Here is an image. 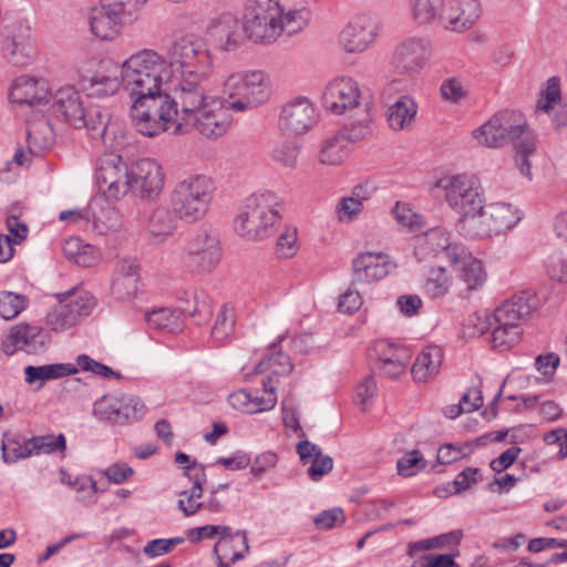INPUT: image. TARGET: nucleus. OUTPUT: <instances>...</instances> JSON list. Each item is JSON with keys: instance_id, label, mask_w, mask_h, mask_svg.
I'll list each match as a JSON object with an SVG mask.
<instances>
[{"instance_id": "4468645a", "label": "nucleus", "mask_w": 567, "mask_h": 567, "mask_svg": "<svg viewBox=\"0 0 567 567\" xmlns=\"http://www.w3.org/2000/svg\"><path fill=\"white\" fill-rule=\"evenodd\" d=\"M317 122L315 105L307 97H295L286 102L279 112L277 126L287 136L307 133Z\"/></svg>"}, {"instance_id": "338daca9", "label": "nucleus", "mask_w": 567, "mask_h": 567, "mask_svg": "<svg viewBox=\"0 0 567 567\" xmlns=\"http://www.w3.org/2000/svg\"><path fill=\"white\" fill-rule=\"evenodd\" d=\"M440 91L443 99L452 103H458L467 95L462 82L454 78L444 80Z\"/></svg>"}, {"instance_id": "a878e982", "label": "nucleus", "mask_w": 567, "mask_h": 567, "mask_svg": "<svg viewBox=\"0 0 567 567\" xmlns=\"http://www.w3.org/2000/svg\"><path fill=\"white\" fill-rule=\"evenodd\" d=\"M395 265L383 252H362L352 260V277L358 284H370L386 277Z\"/></svg>"}, {"instance_id": "69168bd1", "label": "nucleus", "mask_w": 567, "mask_h": 567, "mask_svg": "<svg viewBox=\"0 0 567 567\" xmlns=\"http://www.w3.org/2000/svg\"><path fill=\"white\" fill-rule=\"evenodd\" d=\"M408 353L402 355H396L392 359H388L386 362L381 364H377L374 369L379 371L380 374L388 378H398L402 373H404L408 365Z\"/></svg>"}, {"instance_id": "5fc2aeb1", "label": "nucleus", "mask_w": 567, "mask_h": 567, "mask_svg": "<svg viewBox=\"0 0 567 567\" xmlns=\"http://www.w3.org/2000/svg\"><path fill=\"white\" fill-rule=\"evenodd\" d=\"M370 110L360 111L353 115H358V120L344 125L340 133H344L347 143L350 141H360L370 134Z\"/></svg>"}, {"instance_id": "58836bf2", "label": "nucleus", "mask_w": 567, "mask_h": 567, "mask_svg": "<svg viewBox=\"0 0 567 567\" xmlns=\"http://www.w3.org/2000/svg\"><path fill=\"white\" fill-rule=\"evenodd\" d=\"M444 9V0H409L410 18L419 27L440 24Z\"/></svg>"}, {"instance_id": "f8f14e48", "label": "nucleus", "mask_w": 567, "mask_h": 567, "mask_svg": "<svg viewBox=\"0 0 567 567\" xmlns=\"http://www.w3.org/2000/svg\"><path fill=\"white\" fill-rule=\"evenodd\" d=\"M94 305V297L86 291H69L60 295L59 303L47 316L48 326L53 331H64L89 316Z\"/></svg>"}, {"instance_id": "423d86ee", "label": "nucleus", "mask_w": 567, "mask_h": 567, "mask_svg": "<svg viewBox=\"0 0 567 567\" xmlns=\"http://www.w3.org/2000/svg\"><path fill=\"white\" fill-rule=\"evenodd\" d=\"M279 197L274 192L248 196L234 220V229L248 240H262L271 236L280 220Z\"/></svg>"}, {"instance_id": "4c0bfd02", "label": "nucleus", "mask_w": 567, "mask_h": 567, "mask_svg": "<svg viewBox=\"0 0 567 567\" xmlns=\"http://www.w3.org/2000/svg\"><path fill=\"white\" fill-rule=\"evenodd\" d=\"M236 539L240 542L244 550L248 551L246 532L221 533L219 540L214 546V555L219 567H229L243 558V554L235 549L234 542Z\"/></svg>"}, {"instance_id": "72a5a7b5", "label": "nucleus", "mask_w": 567, "mask_h": 567, "mask_svg": "<svg viewBox=\"0 0 567 567\" xmlns=\"http://www.w3.org/2000/svg\"><path fill=\"white\" fill-rule=\"evenodd\" d=\"M443 361L442 349L437 346H427L417 354L411 369L414 381L427 382L441 371Z\"/></svg>"}, {"instance_id": "c756f323", "label": "nucleus", "mask_w": 567, "mask_h": 567, "mask_svg": "<svg viewBox=\"0 0 567 567\" xmlns=\"http://www.w3.org/2000/svg\"><path fill=\"white\" fill-rule=\"evenodd\" d=\"M124 20L107 2L92 8L89 16L91 32L103 41L114 40L121 33Z\"/></svg>"}, {"instance_id": "ea45409f", "label": "nucleus", "mask_w": 567, "mask_h": 567, "mask_svg": "<svg viewBox=\"0 0 567 567\" xmlns=\"http://www.w3.org/2000/svg\"><path fill=\"white\" fill-rule=\"evenodd\" d=\"M178 220L172 207L159 206L151 213L146 229L155 241L161 243L174 233Z\"/></svg>"}, {"instance_id": "aec40b11", "label": "nucleus", "mask_w": 567, "mask_h": 567, "mask_svg": "<svg viewBox=\"0 0 567 567\" xmlns=\"http://www.w3.org/2000/svg\"><path fill=\"white\" fill-rule=\"evenodd\" d=\"M3 58L18 66L30 65L37 58V48L29 27L13 25L2 42Z\"/></svg>"}, {"instance_id": "4d7b16f0", "label": "nucleus", "mask_w": 567, "mask_h": 567, "mask_svg": "<svg viewBox=\"0 0 567 567\" xmlns=\"http://www.w3.org/2000/svg\"><path fill=\"white\" fill-rule=\"evenodd\" d=\"M27 305V300L23 296L11 292H0V317L6 320L16 318Z\"/></svg>"}, {"instance_id": "5701e85b", "label": "nucleus", "mask_w": 567, "mask_h": 567, "mask_svg": "<svg viewBox=\"0 0 567 567\" xmlns=\"http://www.w3.org/2000/svg\"><path fill=\"white\" fill-rule=\"evenodd\" d=\"M130 171L120 155L110 154L101 158L96 172L99 184L114 198L124 196L130 190Z\"/></svg>"}, {"instance_id": "412c9836", "label": "nucleus", "mask_w": 567, "mask_h": 567, "mask_svg": "<svg viewBox=\"0 0 567 567\" xmlns=\"http://www.w3.org/2000/svg\"><path fill=\"white\" fill-rule=\"evenodd\" d=\"M93 107H85L79 91L71 85L59 89L53 95L54 113L75 128L87 126L90 122L87 114Z\"/></svg>"}, {"instance_id": "37998d69", "label": "nucleus", "mask_w": 567, "mask_h": 567, "mask_svg": "<svg viewBox=\"0 0 567 567\" xmlns=\"http://www.w3.org/2000/svg\"><path fill=\"white\" fill-rule=\"evenodd\" d=\"M416 113V103L409 96H401L388 110L389 125L394 131L405 130L412 125Z\"/></svg>"}, {"instance_id": "c85d7f7f", "label": "nucleus", "mask_w": 567, "mask_h": 567, "mask_svg": "<svg viewBox=\"0 0 567 567\" xmlns=\"http://www.w3.org/2000/svg\"><path fill=\"white\" fill-rule=\"evenodd\" d=\"M90 122L85 127L93 140H100L109 148L124 144V135L117 123L111 122L110 113L95 106L89 112Z\"/></svg>"}, {"instance_id": "7ed1b4c3", "label": "nucleus", "mask_w": 567, "mask_h": 567, "mask_svg": "<svg viewBox=\"0 0 567 567\" xmlns=\"http://www.w3.org/2000/svg\"><path fill=\"white\" fill-rule=\"evenodd\" d=\"M209 78H177L174 94H167L168 103L158 109L147 137L157 136L164 132L173 133L181 126H189L203 107L209 104L205 83Z\"/></svg>"}, {"instance_id": "0e129e2a", "label": "nucleus", "mask_w": 567, "mask_h": 567, "mask_svg": "<svg viewBox=\"0 0 567 567\" xmlns=\"http://www.w3.org/2000/svg\"><path fill=\"white\" fill-rule=\"evenodd\" d=\"M262 386L264 394L261 396L252 395V403L257 405L256 413L271 410L277 403V396L275 395L276 386L272 377L269 375L267 379H264Z\"/></svg>"}, {"instance_id": "bb28decb", "label": "nucleus", "mask_w": 567, "mask_h": 567, "mask_svg": "<svg viewBox=\"0 0 567 567\" xmlns=\"http://www.w3.org/2000/svg\"><path fill=\"white\" fill-rule=\"evenodd\" d=\"M432 47L424 38L412 37L401 42L394 52L396 69L402 73L416 72L430 58Z\"/></svg>"}, {"instance_id": "2f4dec72", "label": "nucleus", "mask_w": 567, "mask_h": 567, "mask_svg": "<svg viewBox=\"0 0 567 567\" xmlns=\"http://www.w3.org/2000/svg\"><path fill=\"white\" fill-rule=\"evenodd\" d=\"M451 265L458 271V277L468 290L478 289L485 282L486 274L482 261L473 257L465 246L456 248Z\"/></svg>"}, {"instance_id": "39448f33", "label": "nucleus", "mask_w": 567, "mask_h": 567, "mask_svg": "<svg viewBox=\"0 0 567 567\" xmlns=\"http://www.w3.org/2000/svg\"><path fill=\"white\" fill-rule=\"evenodd\" d=\"M216 186L205 174H190L175 183L169 194V205L181 221L194 224L208 213Z\"/></svg>"}, {"instance_id": "f03ea898", "label": "nucleus", "mask_w": 567, "mask_h": 567, "mask_svg": "<svg viewBox=\"0 0 567 567\" xmlns=\"http://www.w3.org/2000/svg\"><path fill=\"white\" fill-rule=\"evenodd\" d=\"M166 56L152 49H143L122 63V86L132 105L133 127L146 136L153 118L168 103L164 85L171 81Z\"/></svg>"}, {"instance_id": "4be33fe9", "label": "nucleus", "mask_w": 567, "mask_h": 567, "mask_svg": "<svg viewBox=\"0 0 567 567\" xmlns=\"http://www.w3.org/2000/svg\"><path fill=\"white\" fill-rule=\"evenodd\" d=\"M498 123H502L505 145L514 150L528 152L536 145L535 132L528 126L527 120L519 111L504 110L497 112Z\"/></svg>"}, {"instance_id": "6e6552de", "label": "nucleus", "mask_w": 567, "mask_h": 567, "mask_svg": "<svg viewBox=\"0 0 567 567\" xmlns=\"http://www.w3.org/2000/svg\"><path fill=\"white\" fill-rule=\"evenodd\" d=\"M166 64L171 76L176 74L177 78H210L214 62L205 41L187 34L172 42L167 50Z\"/></svg>"}, {"instance_id": "052dcab7", "label": "nucleus", "mask_w": 567, "mask_h": 567, "mask_svg": "<svg viewBox=\"0 0 567 567\" xmlns=\"http://www.w3.org/2000/svg\"><path fill=\"white\" fill-rule=\"evenodd\" d=\"M404 353H408L404 349L399 348L386 340H379L373 344L370 357L374 359L375 367L377 364L386 362L388 359H392Z\"/></svg>"}, {"instance_id": "680f3d73", "label": "nucleus", "mask_w": 567, "mask_h": 567, "mask_svg": "<svg viewBox=\"0 0 567 567\" xmlns=\"http://www.w3.org/2000/svg\"><path fill=\"white\" fill-rule=\"evenodd\" d=\"M76 369L82 370L84 372H92L94 375H100L103 378H118L120 374L113 371L110 367L95 361L91 357L86 354H80L76 358Z\"/></svg>"}, {"instance_id": "a18cd8bd", "label": "nucleus", "mask_w": 567, "mask_h": 567, "mask_svg": "<svg viewBox=\"0 0 567 567\" xmlns=\"http://www.w3.org/2000/svg\"><path fill=\"white\" fill-rule=\"evenodd\" d=\"M347 137L344 133H338L327 138L321 147L319 161L323 165L338 166L341 165L348 156Z\"/></svg>"}, {"instance_id": "de8ad7c7", "label": "nucleus", "mask_w": 567, "mask_h": 567, "mask_svg": "<svg viewBox=\"0 0 567 567\" xmlns=\"http://www.w3.org/2000/svg\"><path fill=\"white\" fill-rule=\"evenodd\" d=\"M498 122L497 113H495L486 123L473 132V136L480 145L494 148L505 145L502 123Z\"/></svg>"}, {"instance_id": "bf43d9fd", "label": "nucleus", "mask_w": 567, "mask_h": 567, "mask_svg": "<svg viewBox=\"0 0 567 567\" xmlns=\"http://www.w3.org/2000/svg\"><path fill=\"white\" fill-rule=\"evenodd\" d=\"M425 466V462L417 450L405 453L396 463L398 473L404 477L416 474Z\"/></svg>"}, {"instance_id": "0eeeda50", "label": "nucleus", "mask_w": 567, "mask_h": 567, "mask_svg": "<svg viewBox=\"0 0 567 567\" xmlns=\"http://www.w3.org/2000/svg\"><path fill=\"white\" fill-rule=\"evenodd\" d=\"M434 186L443 190L446 204L460 216L455 227L461 235L463 223L473 221L483 209L485 194L480 179L467 173L445 175Z\"/></svg>"}, {"instance_id": "864d4df0", "label": "nucleus", "mask_w": 567, "mask_h": 567, "mask_svg": "<svg viewBox=\"0 0 567 567\" xmlns=\"http://www.w3.org/2000/svg\"><path fill=\"white\" fill-rule=\"evenodd\" d=\"M66 449V440L63 434L53 435H42L34 436L31 439V450H33V454H51L56 451L63 452Z\"/></svg>"}, {"instance_id": "c03bdc74", "label": "nucleus", "mask_w": 567, "mask_h": 567, "mask_svg": "<svg viewBox=\"0 0 567 567\" xmlns=\"http://www.w3.org/2000/svg\"><path fill=\"white\" fill-rule=\"evenodd\" d=\"M78 372L73 364L53 363L44 365H28L24 369L25 381L28 383H41L48 380L58 379L65 375H71Z\"/></svg>"}, {"instance_id": "dca6fc26", "label": "nucleus", "mask_w": 567, "mask_h": 567, "mask_svg": "<svg viewBox=\"0 0 567 567\" xmlns=\"http://www.w3.org/2000/svg\"><path fill=\"white\" fill-rule=\"evenodd\" d=\"M145 406L135 396L104 395L94 403V414L113 424H127L144 415Z\"/></svg>"}, {"instance_id": "49530a36", "label": "nucleus", "mask_w": 567, "mask_h": 567, "mask_svg": "<svg viewBox=\"0 0 567 567\" xmlns=\"http://www.w3.org/2000/svg\"><path fill=\"white\" fill-rule=\"evenodd\" d=\"M64 256L81 267H90L95 264L97 256L94 248L83 244L78 237H70L63 244Z\"/></svg>"}, {"instance_id": "7c9ffc66", "label": "nucleus", "mask_w": 567, "mask_h": 567, "mask_svg": "<svg viewBox=\"0 0 567 567\" xmlns=\"http://www.w3.org/2000/svg\"><path fill=\"white\" fill-rule=\"evenodd\" d=\"M536 308V298L528 292L505 300L489 317L494 323L519 327V322Z\"/></svg>"}, {"instance_id": "a211bd4d", "label": "nucleus", "mask_w": 567, "mask_h": 567, "mask_svg": "<svg viewBox=\"0 0 567 567\" xmlns=\"http://www.w3.org/2000/svg\"><path fill=\"white\" fill-rule=\"evenodd\" d=\"M463 247L464 245L452 239L449 230L437 227L416 237L414 255L420 261L445 259L451 264L456 248Z\"/></svg>"}, {"instance_id": "20e7f679", "label": "nucleus", "mask_w": 567, "mask_h": 567, "mask_svg": "<svg viewBox=\"0 0 567 567\" xmlns=\"http://www.w3.org/2000/svg\"><path fill=\"white\" fill-rule=\"evenodd\" d=\"M220 94L223 103L235 113L256 110L271 99V76L262 70L233 71L224 78Z\"/></svg>"}, {"instance_id": "09e8293b", "label": "nucleus", "mask_w": 567, "mask_h": 567, "mask_svg": "<svg viewBox=\"0 0 567 567\" xmlns=\"http://www.w3.org/2000/svg\"><path fill=\"white\" fill-rule=\"evenodd\" d=\"M453 278L444 267L432 268L424 282L425 292L433 299L449 293Z\"/></svg>"}, {"instance_id": "13d9d810", "label": "nucleus", "mask_w": 567, "mask_h": 567, "mask_svg": "<svg viewBox=\"0 0 567 567\" xmlns=\"http://www.w3.org/2000/svg\"><path fill=\"white\" fill-rule=\"evenodd\" d=\"M363 209V204L354 197H342L336 208L337 218L341 223H350L358 218Z\"/></svg>"}, {"instance_id": "774afa93", "label": "nucleus", "mask_w": 567, "mask_h": 567, "mask_svg": "<svg viewBox=\"0 0 567 567\" xmlns=\"http://www.w3.org/2000/svg\"><path fill=\"white\" fill-rule=\"evenodd\" d=\"M137 281L138 280L133 277H122L115 275L112 281V292L120 299L131 298L137 291Z\"/></svg>"}, {"instance_id": "6e6d98bb", "label": "nucleus", "mask_w": 567, "mask_h": 567, "mask_svg": "<svg viewBox=\"0 0 567 567\" xmlns=\"http://www.w3.org/2000/svg\"><path fill=\"white\" fill-rule=\"evenodd\" d=\"M235 328V313L234 310L224 307L217 315L214 327L212 329V337L218 341H225Z\"/></svg>"}, {"instance_id": "e2e57ef3", "label": "nucleus", "mask_w": 567, "mask_h": 567, "mask_svg": "<svg viewBox=\"0 0 567 567\" xmlns=\"http://www.w3.org/2000/svg\"><path fill=\"white\" fill-rule=\"evenodd\" d=\"M298 237L295 227H287L277 241V252L281 258H291L298 251Z\"/></svg>"}, {"instance_id": "cd10ccee", "label": "nucleus", "mask_w": 567, "mask_h": 567, "mask_svg": "<svg viewBox=\"0 0 567 567\" xmlns=\"http://www.w3.org/2000/svg\"><path fill=\"white\" fill-rule=\"evenodd\" d=\"M50 89L42 78L21 75L14 80L9 91V100L18 105H40L49 101Z\"/></svg>"}, {"instance_id": "79ce46f5", "label": "nucleus", "mask_w": 567, "mask_h": 567, "mask_svg": "<svg viewBox=\"0 0 567 567\" xmlns=\"http://www.w3.org/2000/svg\"><path fill=\"white\" fill-rule=\"evenodd\" d=\"M55 135L50 122L41 117L37 121L29 122L27 130V141L29 153L40 155L43 151L51 147L54 143Z\"/></svg>"}, {"instance_id": "393cba45", "label": "nucleus", "mask_w": 567, "mask_h": 567, "mask_svg": "<svg viewBox=\"0 0 567 567\" xmlns=\"http://www.w3.org/2000/svg\"><path fill=\"white\" fill-rule=\"evenodd\" d=\"M47 343V334L38 326L20 323L13 326L2 340V350L7 354H13L18 350L28 353L43 351Z\"/></svg>"}, {"instance_id": "603ef678", "label": "nucleus", "mask_w": 567, "mask_h": 567, "mask_svg": "<svg viewBox=\"0 0 567 567\" xmlns=\"http://www.w3.org/2000/svg\"><path fill=\"white\" fill-rule=\"evenodd\" d=\"M33 455L31 439H10L2 444V457L6 463H14Z\"/></svg>"}, {"instance_id": "ddd939ff", "label": "nucleus", "mask_w": 567, "mask_h": 567, "mask_svg": "<svg viewBox=\"0 0 567 567\" xmlns=\"http://www.w3.org/2000/svg\"><path fill=\"white\" fill-rule=\"evenodd\" d=\"M379 18L371 12L353 17L340 31L338 43L347 53L367 51L379 34Z\"/></svg>"}, {"instance_id": "9d476101", "label": "nucleus", "mask_w": 567, "mask_h": 567, "mask_svg": "<svg viewBox=\"0 0 567 567\" xmlns=\"http://www.w3.org/2000/svg\"><path fill=\"white\" fill-rule=\"evenodd\" d=\"M322 105L334 115L351 117L354 113L370 110L371 102L355 80L349 76H338L326 85L322 93Z\"/></svg>"}, {"instance_id": "e433bc0d", "label": "nucleus", "mask_w": 567, "mask_h": 567, "mask_svg": "<svg viewBox=\"0 0 567 567\" xmlns=\"http://www.w3.org/2000/svg\"><path fill=\"white\" fill-rule=\"evenodd\" d=\"M297 452L303 464L310 463L308 474L315 481L329 473L333 467L332 458L322 455L320 447L307 440L298 443Z\"/></svg>"}, {"instance_id": "3c124183", "label": "nucleus", "mask_w": 567, "mask_h": 567, "mask_svg": "<svg viewBox=\"0 0 567 567\" xmlns=\"http://www.w3.org/2000/svg\"><path fill=\"white\" fill-rule=\"evenodd\" d=\"M292 370V363L290 358L281 352L272 350V353L256 367L255 373L261 374L266 371H270L271 374L281 375L289 373Z\"/></svg>"}, {"instance_id": "f3484780", "label": "nucleus", "mask_w": 567, "mask_h": 567, "mask_svg": "<svg viewBox=\"0 0 567 567\" xmlns=\"http://www.w3.org/2000/svg\"><path fill=\"white\" fill-rule=\"evenodd\" d=\"M229 111L224 103H209L194 115V123L187 127L183 125L172 134H186L195 130L207 138H218L230 127L231 115Z\"/></svg>"}, {"instance_id": "6ab92c4d", "label": "nucleus", "mask_w": 567, "mask_h": 567, "mask_svg": "<svg viewBox=\"0 0 567 567\" xmlns=\"http://www.w3.org/2000/svg\"><path fill=\"white\" fill-rule=\"evenodd\" d=\"M130 190L142 198L157 197L165 183L162 166L152 158H142L135 162L130 169Z\"/></svg>"}, {"instance_id": "1a4fd4ad", "label": "nucleus", "mask_w": 567, "mask_h": 567, "mask_svg": "<svg viewBox=\"0 0 567 567\" xmlns=\"http://www.w3.org/2000/svg\"><path fill=\"white\" fill-rule=\"evenodd\" d=\"M522 219V212L509 203L483 204V209L472 220L463 223L461 236L487 238L514 228Z\"/></svg>"}, {"instance_id": "473e14b6", "label": "nucleus", "mask_w": 567, "mask_h": 567, "mask_svg": "<svg viewBox=\"0 0 567 567\" xmlns=\"http://www.w3.org/2000/svg\"><path fill=\"white\" fill-rule=\"evenodd\" d=\"M185 475L193 482V487L179 493L178 508L186 516H192L204 506V502L199 499L203 494V483L206 481L205 466L194 462L185 466Z\"/></svg>"}, {"instance_id": "b1692460", "label": "nucleus", "mask_w": 567, "mask_h": 567, "mask_svg": "<svg viewBox=\"0 0 567 567\" xmlns=\"http://www.w3.org/2000/svg\"><path fill=\"white\" fill-rule=\"evenodd\" d=\"M478 0H444L441 27L451 32L468 30L480 18Z\"/></svg>"}, {"instance_id": "9b49d317", "label": "nucleus", "mask_w": 567, "mask_h": 567, "mask_svg": "<svg viewBox=\"0 0 567 567\" xmlns=\"http://www.w3.org/2000/svg\"><path fill=\"white\" fill-rule=\"evenodd\" d=\"M221 248L213 228L202 227L188 241L185 250L187 267L197 274L212 272L220 261Z\"/></svg>"}, {"instance_id": "8fccbe9b", "label": "nucleus", "mask_w": 567, "mask_h": 567, "mask_svg": "<svg viewBox=\"0 0 567 567\" xmlns=\"http://www.w3.org/2000/svg\"><path fill=\"white\" fill-rule=\"evenodd\" d=\"M299 156V147L296 143L290 141H281L276 143L271 151H270V157L271 159L285 167L293 169L297 167Z\"/></svg>"}, {"instance_id": "c9c22d12", "label": "nucleus", "mask_w": 567, "mask_h": 567, "mask_svg": "<svg viewBox=\"0 0 567 567\" xmlns=\"http://www.w3.org/2000/svg\"><path fill=\"white\" fill-rule=\"evenodd\" d=\"M89 220L100 234L116 230L121 226V215L105 198H94L89 205Z\"/></svg>"}, {"instance_id": "f257e3e1", "label": "nucleus", "mask_w": 567, "mask_h": 567, "mask_svg": "<svg viewBox=\"0 0 567 567\" xmlns=\"http://www.w3.org/2000/svg\"><path fill=\"white\" fill-rule=\"evenodd\" d=\"M310 20L306 0H248L244 23L230 13L214 18L206 33L214 45L224 52L235 51L243 41V32L255 43H274L282 33L301 31Z\"/></svg>"}, {"instance_id": "f704fd0d", "label": "nucleus", "mask_w": 567, "mask_h": 567, "mask_svg": "<svg viewBox=\"0 0 567 567\" xmlns=\"http://www.w3.org/2000/svg\"><path fill=\"white\" fill-rule=\"evenodd\" d=\"M492 330L491 344L492 348L499 351H506L516 346L520 340V329L516 326H506L494 323L491 317L485 318L480 327L473 333L484 334L487 330Z\"/></svg>"}, {"instance_id": "2eb2a0df", "label": "nucleus", "mask_w": 567, "mask_h": 567, "mask_svg": "<svg viewBox=\"0 0 567 567\" xmlns=\"http://www.w3.org/2000/svg\"><path fill=\"white\" fill-rule=\"evenodd\" d=\"M80 84L87 96H113L122 86V66L111 61H97L95 70L82 73Z\"/></svg>"}, {"instance_id": "a19ab883", "label": "nucleus", "mask_w": 567, "mask_h": 567, "mask_svg": "<svg viewBox=\"0 0 567 567\" xmlns=\"http://www.w3.org/2000/svg\"><path fill=\"white\" fill-rule=\"evenodd\" d=\"M200 309L195 308L190 310L185 308L183 310L169 309V308H159L150 312H146V321L147 323L158 330H163L166 332H177L183 329V313L187 312L190 316H194L196 312H199Z\"/></svg>"}]
</instances>
